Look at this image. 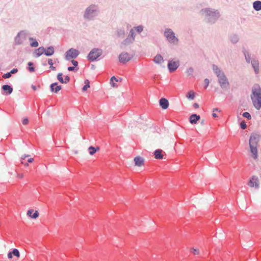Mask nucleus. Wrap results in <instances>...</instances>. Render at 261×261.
<instances>
[{
    "label": "nucleus",
    "instance_id": "obj_1",
    "mask_svg": "<svg viewBox=\"0 0 261 261\" xmlns=\"http://www.w3.org/2000/svg\"><path fill=\"white\" fill-rule=\"evenodd\" d=\"M259 139V136L257 134H252L251 135L249 140V146L251 152L252 154V157L254 159H257V145Z\"/></svg>",
    "mask_w": 261,
    "mask_h": 261
},
{
    "label": "nucleus",
    "instance_id": "obj_2",
    "mask_svg": "<svg viewBox=\"0 0 261 261\" xmlns=\"http://www.w3.org/2000/svg\"><path fill=\"white\" fill-rule=\"evenodd\" d=\"M253 105L256 109L259 110L261 108V89L259 87L256 89H253Z\"/></svg>",
    "mask_w": 261,
    "mask_h": 261
},
{
    "label": "nucleus",
    "instance_id": "obj_3",
    "mask_svg": "<svg viewBox=\"0 0 261 261\" xmlns=\"http://www.w3.org/2000/svg\"><path fill=\"white\" fill-rule=\"evenodd\" d=\"M102 51L101 49L96 48H93L88 54V59L90 61H94L99 57L102 55Z\"/></svg>",
    "mask_w": 261,
    "mask_h": 261
},
{
    "label": "nucleus",
    "instance_id": "obj_4",
    "mask_svg": "<svg viewBox=\"0 0 261 261\" xmlns=\"http://www.w3.org/2000/svg\"><path fill=\"white\" fill-rule=\"evenodd\" d=\"M165 36L170 43L174 44L177 43L178 39L175 37L174 33L171 30H167L165 32Z\"/></svg>",
    "mask_w": 261,
    "mask_h": 261
},
{
    "label": "nucleus",
    "instance_id": "obj_5",
    "mask_svg": "<svg viewBox=\"0 0 261 261\" xmlns=\"http://www.w3.org/2000/svg\"><path fill=\"white\" fill-rule=\"evenodd\" d=\"M79 50L73 48H70L66 53L65 59L67 60H70L72 59H75L79 55Z\"/></svg>",
    "mask_w": 261,
    "mask_h": 261
},
{
    "label": "nucleus",
    "instance_id": "obj_6",
    "mask_svg": "<svg viewBox=\"0 0 261 261\" xmlns=\"http://www.w3.org/2000/svg\"><path fill=\"white\" fill-rule=\"evenodd\" d=\"M133 56L127 53H122L119 56V60L120 62L125 63L130 61Z\"/></svg>",
    "mask_w": 261,
    "mask_h": 261
},
{
    "label": "nucleus",
    "instance_id": "obj_7",
    "mask_svg": "<svg viewBox=\"0 0 261 261\" xmlns=\"http://www.w3.org/2000/svg\"><path fill=\"white\" fill-rule=\"evenodd\" d=\"M218 77L219 83L222 88H226L228 86L229 83L224 73H221V75Z\"/></svg>",
    "mask_w": 261,
    "mask_h": 261
},
{
    "label": "nucleus",
    "instance_id": "obj_8",
    "mask_svg": "<svg viewBox=\"0 0 261 261\" xmlns=\"http://www.w3.org/2000/svg\"><path fill=\"white\" fill-rule=\"evenodd\" d=\"M248 185L251 188L255 187L258 188L259 187V180L257 177L253 176L249 180Z\"/></svg>",
    "mask_w": 261,
    "mask_h": 261
},
{
    "label": "nucleus",
    "instance_id": "obj_9",
    "mask_svg": "<svg viewBox=\"0 0 261 261\" xmlns=\"http://www.w3.org/2000/svg\"><path fill=\"white\" fill-rule=\"evenodd\" d=\"M27 215L29 217L35 219L39 217V213L38 211L30 209L27 211Z\"/></svg>",
    "mask_w": 261,
    "mask_h": 261
},
{
    "label": "nucleus",
    "instance_id": "obj_10",
    "mask_svg": "<svg viewBox=\"0 0 261 261\" xmlns=\"http://www.w3.org/2000/svg\"><path fill=\"white\" fill-rule=\"evenodd\" d=\"M165 152L162 149H158L154 151V156L155 159L162 160L164 159Z\"/></svg>",
    "mask_w": 261,
    "mask_h": 261
},
{
    "label": "nucleus",
    "instance_id": "obj_11",
    "mask_svg": "<svg viewBox=\"0 0 261 261\" xmlns=\"http://www.w3.org/2000/svg\"><path fill=\"white\" fill-rule=\"evenodd\" d=\"M178 65V62L170 61L168 63V67L170 71L173 72L177 68Z\"/></svg>",
    "mask_w": 261,
    "mask_h": 261
},
{
    "label": "nucleus",
    "instance_id": "obj_12",
    "mask_svg": "<svg viewBox=\"0 0 261 261\" xmlns=\"http://www.w3.org/2000/svg\"><path fill=\"white\" fill-rule=\"evenodd\" d=\"M134 30L132 29L130 31V34L128 35L127 38L124 41L123 44L124 45H127L130 42H132L134 40Z\"/></svg>",
    "mask_w": 261,
    "mask_h": 261
},
{
    "label": "nucleus",
    "instance_id": "obj_13",
    "mask_svg": "<svg viewBox=\"0 0 261 261\" xmlns=\"http://www.w3.org/2000/svg\"><path fill=\"white\" fill-rule=\"evenodd\" d=\"M135 165L138 167H141L143 165L144 163V159L141 156H138L134 159Z\"/></svg>",
    "mask_w": 261,
    "mask_h": 261
},
{
    "label": "nucleus",
    "instance_id": "obj_14",
    "mask_svg": "<svg viewBox=\"0 0 261 261\" xmlns=\"http://www.w3.org/2000/svg\"><path fill=\"white\" fill-rule=\"evenodd\" d=\"M63 74L62 73H59L57 75L58 80L62 84H67L69 82L70 78L68 76H66L64 80L62 77Z\"/></svg>",
    "mask_w": 261,
    "mask_h": 261
},
{
    "label": "nucleus",
    "instance_id": "obj_15",
    "mask_svg": "<svg viewBox=\"0 0 261 261\" xmlns=\"http://www.w3.org/2000/svg\"><path fill=\"white\" fill-rule=\"evenodd\" d=\"M160 105L162 107L163 109H166L168 108L169 106V102L167 99L164 98H162L160 100Z\"/></svg>",
    "mask_w": 261,
    "mask_h": 261
},
{
    "label": "nucleus",
    "instance_id": "obj_16",
    "mask_svg": "<svg viewBox=\"0 0 261 261\" xmlns=\"http://www.w3.org/2000/svg\"><path fill=\"white\" fill-rule=\"evenodd\" d=\"M62 88L61 86L58 85L57 83H53L50 85V90L51 92L54 93H57Z\"/></svg>",
    "mask_w": 261,
    "mask_h": 261
},
{
    "label": "nucleus",
    "instance_id": "obj_17",
    "mask_svg": "<svg viewBox=\"0 0 261 261\" xmlns=\"http://www.w3.org/2000/svg\"><path fill=\"white\" fill-rule=\"evenodd\" d=\"M45 52V48L43 47H40L35 50L34 56L36 57H39Z\"/></svg>",
    "mask_w": 261,
    "mask_h": 261
},
{
    "label": "nucleus",
    "instance_id": "obj_18",
    "mask_svg": "<svg viewBox=\"0 0 261 261\" xmlns=\"http://www.w3.org/2000/svg\"><path fill=\"white\" fill-rule=\"evenodd\" d=\"M200 117L199 115L196 114H192L190 117V122L192 124H196L197 121L200 119Z\"/></svg>",
    "mask_w": 261,
    "mask_h": 261
},
{
    "label": "nucleus",
    "instance_id": "obj_19",
    "mask_svg": "<svg viewBox=\"0 0 261 261\" xmlns=\"http://www.w3.org/2000/svg\"><path fill=\"white\" fill-rule=\"evenodd\" d=\"M99 150H100V148L98 146H96V147L90 146L88 148L89 154L91 155H93L95 153H96L97 151H99Z\"/></svg>",
    "mask_w": 261,
    "mask_h": 261
},
{
    "label": "nucleus",
    "instance_id": "obj_20",
    "mask_svg": "<svg viewBox=\"0 0 261 261\" xmlns=\"http://www.w3.org/2000/svg\"><path fill=\"white\" fill-rule=\"evenodd\" d=\"M252 65L256 73L259 72V63L257 61L253 60L251 62Z\"/></svg>",
    "mask_w": 261,
    "mask_h": 261
},
{
    "label": "nucleus",
    "instance_id": "obj_21",
    "mask_svg": "<svg viewBox=\"0 0 261 261\" xmlns=\"http://www.w3.org/2000/svg\"><path fill=\"white\" fill-rule=\"evenodd\" d=\"M54 48L53 46L48 47L46 49H45L44 54L46 56H50L54 54Z\"/></svg>",
    "mask_w": 261,
    "mask_h": 261
},
{
    "label": "nucleus",
    "instance_id": "obj_22",
    "mask_svg": "<svg viewBox=\"0 0 261 261\" xmlns=\"http://www.w3.org/2000/svg\"><path fill=\"white\" fill-rule=\"evenodd\" d=\"M2 89L8 94H11L13 91V88L9 85H5L3 86Z\"/></svg>",
    "mask_w": 261,
    "mask_h": 261
},
{
    "label": "nucleus",
    "instance_id": "obj_23",
    "mask_svg": "<svg viewBox=\"0 0 261 261\" xmlns=\"http://www.w3.org/2000/svg\"><path fill=\"white\" fill-rule=\"evenodd\" d=\"M154 61L155 63L161 64L163 62L164 60L161 55H158L154 57Z\"/></svg>",
    "mask_w": 261,
    "mask_h": 261
},
{
    "label": "nucleus",
    "instance_id": "obj_24",
    "mask_svg": "<svg viewBox=\"0 0 261 261\" xmlns=\"http://www.w3.org/2000/svg\"><path fill=\"white\" fill-rule=\"evenodd\" d=\"M253 8L256 11H259L261 10V2L260 1H255L253 3Z\"/></svg>",
    "mask_w": 261,
    "mask_h": 261
},
{
    "label": "nucleus",
    "instance_id": "obj_25",
    "mask_svg": "<svg viewBox=\"0 0 261 261\" xmlns=\"http://www.w3.org/2000/svg\"><path fill=\"white\" fill-rule=\"evenodd\" d=\"M195 96V93L194 92V91H190L187 93L186 96L188 99H189L190 100H193V99H194Z\"/></svg>",
    "mask_w": 261,
    "mask_h": 261
},
{
    "label": "nucleus",
    "instance_id": "obj_26",
    "mask_svg": "<svg viewBox=\"0 0 261 261\" xmlns=\"http://www.w3.org/2000/svg\"><path fill=\"white\" fill-rule=\"evenodd\" d=\"M213 70H214L215 72L217 74L218 77L220 76L221 75V73H223L216 66H213Z\"/></svg>",
    "mask_w": 261,
    "mask_h": 261
},
{
    "label": "nucleus",
    "instance_id": "obj_27",
    "mask_svg": "<svg viewBox=\"0 0 261 261\" xmlns=\"http://www.w3.org/2000/svg\"><path fill=\"white\" fill-rule=\"evenodd\" d=\"M29 40L30 41H32V42L31 43V46L33 47H36L38 46V42L33 38H30Z\"/></svg>",
    "mask_w": 261,
    "mask_h": 261
},
{
    "label": "nucleus",
    "instance_id": "obj_28",
    "mask_svg": "<svg viewBox=\"0 0 261 261\" xmlns=\"http://www.w3.org/2000/svg\"><path fill=\"white\" fill-rule=\"evenodd\" d=\"M84 83L85 85L83 88V91H86L90 87V81L88 80H86Z\"/></svg>",
    "mask_w": 261,
    "mask_h": 261
},
{
    "label": "nucleus",
    "instance_id": "obj_29",
    "mask_svg": "<svg viewBox=\"0 0 261 261\" xmlns=\"http://www.w3.org/2000/svg\"><path fill=\"white\" fill-rule=\"evenodd\" d=\"M91 11L92 12H93V10H92L91 9V8H89L88 9H87L86 10V12H85V16L86 17L89 18V16H89V14H90V13H91Z\"/></svg>",
    "mask_w": 261,
    "mask_h": 261
},
{
    "label": "nucleus",
    "instance_id": "obj_30",
    "mask_svg": "<svg viewBox=\"0 0 261 261\" xmlns=\"http://www.w3.org/2000/svg\"><path fill=\"white\" fill-rule=\"evenodd\" d=\"M20 35H21V34L19 33L15 38V42L18 44H20L22 43V41H20L19 39L20 37Z\"/></svg>",
    "mask_w": 261,
    "mask_h": 261
},
{
    "label": "nucleus",
    "instance_id": "obj_31",
    "mask_svg": "<svg viewBox=\"0 0 261 261\" xmlns=\"http://www.w3.org/2000/svg\"><path fill=\"white\" fill-rule=\"evenodd\" d=\"M12 253L13 255L17 256V257H18L19 256V255H20L19 252L18 250L16 249H13V250L12 251Z\"/></svg>",
    "mask_w": 261,
    "mask_h": 261
},
{
    "label": "nucleus",
    "instance_id": "obj_32",
    "mask_svg": "<svg viewBox=\"0 0 261 261\" xmlns=\"http://www.w3.org/2000/svg\"><path fill=\"white\" fill-rule=\"evenodd\" d=\"M243 116L250 120L251 118L250 114L248 112H244L243 114Z\"/></svg>",
    "mask_w": 261,
    "mask_h": 261
},
{
    "label": "nucleus",
    "instance_id": "obj_33",
    "mask_svg": "<svg viewBox=\"0 0 261 261\" xmlns=\"http://www.w3.org/2000/svg\"><path fill=\"white\" fill-rule=\"evenodd\" d=\"M33 63L32 62H29L28 63V65H29V70L31 71V72H34L35 69H34V68L33 67H32V66L33 65Z\"/></svg>",
    "mask_w": 261,
    "mask_h": 261
},
{
    "label": "nucleus",
    "instance_id": "obj_34",
    "mask_svg": "<svg viewBox=\"0 0 261 261\" xmlns=\"http://www.w3.org/2000/svg\"><path fill=\"white\" fill-rule=\"evenodd\" d=\"M193 253L195 255H198L199 254V250L197 248H193L192 249Z\"/></svg>",
    "mask_w": 261,
    "mask_h": 261
},
{
    "label": "nucleus",
    "instance_id": "obj_35",
    "mask_svg": "<svg viewBox=\"0 0 261 261\" xmlns=\"http://www.w3.org/2000/svg\"><path fill=\"white\" fill-rule=\"evenodd\" d=\"M135 29L139 33H141L143 31V27L141 25L135 28Z\"/></svg>",
    "mask_w": 261,
    "mask_h": 261
},
{
    "label": "nucleus",
    "instance_id": "obj_36",
    "mask_svg": "<svg viewBox=\"0 0 261 261\" xmlns=\"http://www.w3.org/2000/svg\"><path fill=\"white\" fill-rule=\"evenodd\" d=\"M240 126H241V127L244 129L247 127L246 124L244 121H242L241 122Z\"/></svg>",
    "mask_w": 261,
    "mask_h": 261
},
{
    "label": "nucleus",
    "instance_id": "obj_37",
    "mask_svg": "<svg viewBox=\"0 0 261 261\" xmlns=\"http://www.w3.org/2000/svg\"><path fill=\"white\" fill-rule=\"evenodd\" d=\"M11 76V73L10 72H8V73L4 74L3 75V77L5 78V79H8V78H9Z\"/></svg>",
    "mask_w": 261,
    "mask_h": 261
},
{
    "label": "nucleus",
    "instance_id": "obj_38",
    "mask_svg": "<svg viewBox=\"0 0 261 261\" xmlns=\"http://www.w3.org/2000/svg\"><path fill=\"white\" fill-rule=\"evenodd\" d=\"M29 123V119L27 118H25L22 120V124L23 125H27Z\"/></svg>",
    "mask_w": 261,
    "mask_h": 261
},
{
    "label": "nucleus",
    "instance_id": "obj_39",
    "mask_svg": "<svg viewBox=\"0 0 261 261\" xmlns=\"http://www.w3.org/2000/svg\"><path fill=\"white\" fill-rule=\"evenodd\" d=\"M48 64L50 65V66H52L53 65L54 63H53V60L51 59H48Z\"/></svg>",
    "mask_w": 261,
    "mask_h": 261
},
{
    "label": "nucleus",
    "instance_id": "obj_40",
    "mask_svg": "<svg viewBox=\"0 0 261 261\" xmlns=\"http://www.w3.org/2000/svg\"><path fill=\"white\" fill-rule=\"evenodd\" d=\"M17 176L18 178H19L20 179H22L24 177V174L22 173L18 174H17Z\"/></svg>",
    "mask_w": 261,
    "mask_h": 261
},
{
    "label": "nucleus",
    "instance_id": "obj_41",
    "mask_svg": "<svg viewBox=\"0 0 261 261\" xmlns=\"http://www.w3.org/2000/svg\"><path fill=\"white\" fill-rule=\"evenodd\" d=\"M72 64L74 66H77V64H78V63L77 61H75V60H72L71 61Z\"/></svg>",
    "mask_w": 261,
    "mask_h": 261
},
{
    "label": "nucleus",
    "instance_id": "obj_42",
    "mask_svg": "<svg viewBox=\"0 0 261 261\" xmlns=\"http://www.w3.org/2000/svg\"><path fill=\"white\" fill-rule=\"evenodd\" d=\"M204 83H205V84H206V87H207V86H208V84H209V80H208V79H205L204 80Z\"/></svg>",
    "mask_w": 261,
    "mask_h": 261
},
{
    "label": "nucleus",
    "instance_id": "obj_43",
    "mask_svg": "<svg viewBox=\"0 0 261 261\" xmlns=\"http://www.w3.org/2000/svg\"><path fill=\"white\" fill-rule=\"evenodd\" d=\"M17 71L18 70L17 69H13L10 72L11 73V74H13V73H16L17 72Z\"/></svg>",
    "mask_w": 261,
    "mask_h": 261
},
{
    "label": "nucleus",
    "instance_id": "obj_44",
    "mask_svg": "<svg viewBox=\"0 0 261 261\" xmlns=\"http://www.w3.org/2000/svg\"><path fill=\"white\" fill-rule=\"evenodd\" d=\"M12 255H13V254H12V252H10L8 254V257L9 258H12Z\"/></svg>",
    "mask_w": 261,
    "mask_h": 261
},
{
    "label": "nucleus",
    "instance_id": "obj_45",
    "mask_svg": "<svg viewBox=\"0 0 261 261\" xmlns=\"http://www.w3.org/2000/svg\"><path fill=\"white\" fill-rule=\"evenodd\" d=\"M75 69L74 67L70 66L68 68V70L69 71H73Z\"/></svg>",
    "mask_w": 261,
    "mask_h": 261
},
{
    "label": "nucleus",
    "instance_id": "obj_46",
    "mask_svg": "<svg viewBox=\"0 0 261 261\" xmlns=\"http://www.w3.org/2000/svg\"><path fill=\"white\" fill-rule=\"evenodd\" d=\"M193 107H194V108L197 109V108H199V105L198 103H194L193 104Z\"/></svg>",
    "mask_w": 261,
    "mask_h": 261
},
{
    "label": "nucleus",
    "instance_id": "obj_47",
    "mask_svg": "<svg viewBox=\"0 0 261 261\" xmlns=\"http://www.w3.org/2000/svg\"><path fill=\"white\" fill-rule=\"evenodd\" d=\"M204 12L206 13L208 15H210V13H212V12L209 10L206 9L204 10Z\"/></svg>",
    "mask_w": 261,
    "mask_h": 261
},
{
    "label": "nucleus",
    "instance_id": "obj_48",
    "mask_svg": "<svg viewBox=\"0 0 261 261\" xmlns=\"http://www.w3.org/2000/svg\"><path fill=\"white\" fill-rule=\"evenodd\" d=\"M113 80H115L116 82L118 81V80L116 79V78L115 76H112L111 79V82H113Z\"/></svg>",
    "mask_w": 261,
    "mask_h": 261
},
{
    "label": "nucleus",
    "instance_id": "obj_49",
    "mask_svg": "<svg viewBox=\"0 0 261 261\" xmlns=\"http://www.w3.org/2000/svg\"><path fill=\"white\" fill-rule=\"evenodd\" d=\"M30 156L29 155L24 154V155H22V156H21V159H22V160H24V159H25L26 158H27V157H28V156Z\"/></svg>",
    "mask_w": 261,
    "mask_h": 261
},
{
    "label": "nucleus",
    "instance_id": "obj_50",
    "mask_svg": "<svg viewBox=\"0 0 261 261\" xmlns=\"http://www.w3.org/2000/svg\"><path fill=\"white\" fill-rule=\"evenodd\" d=\"M33 161H34L33 158H30L28 159V162L29 163H32L33 162Z\"/></svg>",
    "mask_w": 261,
    "mask_h": 261
},
{
    "label": "nucleus",
    "instance_id": "obj_51",
    "mask_svg": "<svg viewBox=\"0 0 261 261\" xmlns=\"http://www.w3.org/2000/svg\"><path fill=\"white\" fill-rule=\"evenodd\" d=\"M212 115H213V116L214 117H218L216 113H213Z\"/></svg>",
    "mask_w": 261,
    "mask_h": 261
},
{
    "label": "nucleus",
    "instance_id": "obj_52",
    "mask_svg": "<svg viewBox=\"0 0 261 261\" xmlns=\"http://www.w3.org/2000/svg\"><path fill=\"white\" fill-rule=\"evenodd\" d=\"M50 68H51L52 70H55V67L52 65L51 66H50Z\"/></svg>",
    "mask_w": 261,
    "mask_h": 261
},
{
    "label": "nucleus",
    "instance_id": "obj_53",
    "mask_svg": "<svg viewBox=\"0 0 261 261\" xmlns=\"http://www.w3.org/2000/svg\"><path fill=\"white\" fill-rule=\"evenodd\" d=\"M32 89H33V90H36V86H33H33H32Z\"/></svg>",
    "mask_w": 261,
    "mask_h": 261
},
{
    "label": "nucleus",
    "instance_id": "obj_54",
    "mask_svg": "<svg viewBox=\"0 0 261 261\" xmlns=\"http://www.w3.org/2000/svg\"><path fill=\"white\" fill-rule=\"evenodd\" d=\"M111 84H112V85L113 87H116V86L115 85V83H114L113 82H111Z\"/></svg>",
    "mask_w": 261,
    "mask_h": 261
},
{
    "label": "nucleus",
    "instance_id": "obj_55",
    "mask_svg": "<svg viewBox=\"0 0 261 261\" xmlns=\"http://www.w3.org/2000/svg\"><path fill=\"white\" fill-rule=\"evenodd\" d=\"M24 165L25 167H28L29 166V164H28V163H25V164H24Z\"/></svg>",
    "mask_w": 261,
    "mask_h": 261
},
{
    "label": "nucleus",
    "instance_id": "obj_56",
    "mask_svg": "<svg viewBox=\"0 0 261 261\" xmlns=\"http://www.w3.org/2000/svg\"><path fill=\"white\" fill-rule=\"evenodd\" d=\"M218 109H213V112L215 111H218Z\"/></svg>",
    "mask_w": 261,
    "mask_h": 261
},
{
    "label": "nucleus",
    "instance_id": "obj_57",
    "mask_svg": "<svg viewBox=\"0 0 261 261\" xmlns=\"http://www.w3.org/2000/svg\"><path fill=\"white\" fill-rule=\"evenodd\" d=\"M204 123V120H202L201 121V123L203 124Z\"/></svg>",
    "mask_w": 261,
    "mask_h": 261
},
{
    "label": "nucleus",
    "instance_id": "obj_58",
    "mask_svg": "<svg viewBox=\"0 0 261 261\" xmlns=\"http://www.w3.org/2000/svg\"><path fill=\"white\" fill-rule=\"evenodd\" d=\"M121 34L123 35L124 34V32H122Z\"/></svg>",
    "mask_w": 261,
    "mask_h": 261
},
{
    "label": "nucleus",
    "instance_id": "obj_59",
    "mask_svg": "<svg viewBox=\"0 0 261 261\" xmlns=\"http://www.w3.org/2000/svg\"><path fill=\"white\" fill-rule=\"evenodd\" d=\"M120 35H121L120 34L118 33L119 37H120Z\"/></svg>",
    "mask_w": 261,
    "mask_h": 261
},
{
    "label": "nucleus",
    "instance_id": "obj_60",
    "mask_svg": "<svg viewBox=\"0 0 261 261\" xmlns=\"http://www.w3.org/2000/svg\"><path fill=\"white\" fill-rule=\"evenodd\" d=\"M21 164H24V163H23V162H22V161L21 162Z\"/></svg>",
    "mask_w": 261,
    "mask_h": 261
}]
</instances>
